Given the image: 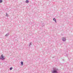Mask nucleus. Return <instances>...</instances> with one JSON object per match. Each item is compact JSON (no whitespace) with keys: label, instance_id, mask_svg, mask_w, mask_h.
<instances>
[{"label":"nucleus","instance_id":"1","mask_svg":"<svg viewBox=\"0 0 73 73\" xmlns=\"http://www.w3.org/2000/svg\"><path fill=\"white\" fill-rule=\"evenodd\" d=\"M51 71L52 73H58L57 69L56 68H53V70Z\"/></svg>","mask_w":73,"mask_h":73},{"label":"nucleus","instance_id":"2","mask_svg":"<svg viewBox=\"0 0 73 73\" xmlns=\"http://www.w3.org/2000/svg\"><path fill=\"white\" fill-rule=\"evenodd\" d=\"M0 59L2 60H4L5 59V58H4V56L3 55V54L1 55Z\"/></svg>","mask_w":73,"mask_h":73},{"label":"nucleus","instance_id":"3","mask_svg":"<svg viewBox=\"0 0 73 73\" xmlns=\"http://www.w3.org/2000/svg\"><path fill=\"white\" fill-rule=\"evenodd\" d=\"M62 40L63 41H66V38L65 37H63Z\"/></svg>","mask_w":73,"mask_h":73},{"label":"nucleus","instance_id":"4","mask_svg":"<svg viewBox=\"0 0 73 73\" xmlns=\"http://www.w3.org/2000/svg\"><path fill=\"white\" fill-rule=\"evenodd\" d=\"M53 20L55 21V23H57V21H56V18H54L53 19Z\"/></svg>","mask_w":73,"mask_h":73},{"label":"nucleus","instance_id":"5","mask_svg":"<svg viewBox=\"0 0 73 73\" xmlns=\"http://www.w3.org/2000/svg\"><path fill=\"white\" fill-rule=\"evenodd\" d=\"M29 1L28 0H27L26 1V3H29Z\"/></svg>","mask_w":73,"mask_h":73},{"label":"nucleus","instance_id":"6","mask_svg":"<svg viewBox=\"0 0 73 73\" xmlns=\"http://www.w3.org/2000/svg\"><path fill=\"white\" fill-rule=\"evenodd\" d=\"M9 33H7V34L5 35V36L6 37H7V36H9Z\"/></svg>","mask_w":73,"mask_h":73},{"label":"nucleus","instance_id":"7","mask_svg":"<svg viewBox=\"0 0 73 73\" xmlns=\"http://www.w3.org/2000/svg\"><path fill=\"white\" fill-rule=\"evenodd\" d=\"M21 65H23V62L22 61H21Z\"/></svg>","mask_w":73,"mask_h":73},{"label":"nucleus","instance_id":"8","mask_svg":"<svg viewBox=\"0 0 73 73\" xmlns=\"http://www.w3.org/2000/svg\"><path fill=\"white\" fill-rule=\"evenodd\" d=\"M32 45V43L31 42L30 43V44H29V46H31V45Z\"/></svg>","mask_w":73,"mask_h":73},{"label":"nucleus","instance_id":"9","mask_svg":"<svg viewBox=\"0 0 73 73\" xmlns=\"http://www.w3.org/2000/svg\"><path fill=\"white\" fill-rule=\"evenodd\" d=\"M3 2V0H0V3H1Z\"/></svg>","mask_w":73,"mask_h":73},{"label":"nucleus","instance_id":"10","mask_svg":"<svg viewBox=\"0 0 73 73\" xmlns=\"http://www.w3.org/2000/svg\"><path fill=\"white\" fill-rule=\"evenodd\" d=\"M6 16H7V17H8V15L7 14V13H6Z\"/></svg>","mask_w":73,"mask_h":73},{"label":"nucleus","instance_id":"11","mask_svg":"<svg viewBox=\"0 0 73 73\" xmlns=\"http://www.w3.org/2000/svg\"><path fill=\"white\" fill-rule=\"evenodd\" d=\"M12 67H11L10 68V70H12Z\"/></svg>","mask_w":73,"mask_h":73}]
</instances>
